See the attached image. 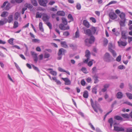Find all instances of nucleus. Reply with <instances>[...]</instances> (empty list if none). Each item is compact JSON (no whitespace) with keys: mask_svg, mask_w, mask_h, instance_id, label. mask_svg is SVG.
Returning a JSON list of instances; mask_svg holds the SVG:
<instances>
[{"mask_svg":"<svg viewBox=\"0 0 132 132\" xmlns=\"http://www.w3.org/2000/svg\"><path fill=\"white\" fill-rule=\"evenodd\" d=\"M18 26V23L17 21H15L14 22L13 28H16Z\"/></svg>","mask_w":132,"mask_h":132,"instance_id":"nucleus-38","label":"nucleus"},{"mask_svg":"<svg viewBox=\"0 0 132 132\" xmlns=\"http://www.w3.org/2000/svg\"><path fill=\"white\" fill-rule=\"evenodd\" d=\"M89 125L90 126L91 128L93 130H95V128L93 126V125H92V124L90 123L89 122Z\"/></svg>","mask_w":132,"mask_h":132,"instance_id":"nucleus-57","label":"nucleus"},{"mask_svg":"<svg viewBox=\"0 0 132 132\" xmlns=\"http://www.w3.org/2000/svg\"><path fill=\"white\" fill-rule=\"evenodd\" d=\"M79 37V31L78 29L76 31L75 33V37L76 38H78Z\"/></svg>","mask_w":132,"mask_h":132,"instance_id":"nucleus-33","label":"nucleus"},{"mask_svg":"<svg viewBox=\"0 0 132 132\" xmlns=\"http://www.w3.org/2000/svg\"><path fill=\"white\" fill-rule=\"evenodd\" d=\"M8 3L7 1L5 2L3 5L1 6V7L2 8H3L6 5V4Z\"/></svg>","mask_w":132,"mask_h":132,"instance_id":"nucleus-59","label":"nucleus"},{"mask_svg":"<svg viewBox=\"0 0 132 132\" xmlns=\"http://www.w3.org/2000/svg\"><path fill=\"white\" fill-rule=\"evenodd\" d=\"M110 84H105L103 86L104 88H106L107 89L109 87Z\"/></svg>","mask_w":132,"mask_h":132,"instance_id":"nucleus-56","label":"nucleus"},{"mask_svg":"<svg viewBox=\"0 0 132 132\" xmlns=\"http://www.w3.org/2000/svg\"><path fill=\"white\" fill-rule=\"evenodd\" d=\"M121 56L119 55L116 58V60L118 62H120L121 60Z\"/></svg>","mask_w":132,"mask_h":132,"instance_id":"nucleus-55","label":"nucleus"},{"mask_svg":"<svg viewBox=\"0 0 132 132\" xmlns=\"http://www.w3.org/2000/svg\"><path fill=\"white\" fill-rule=\"evenodd\" d=\"M62 79L65 82V84L66 85H70L71 84V81L68 78H63Z\"/></svg>","mask_w":132,"mask_h":132,"instance_id":"nucleus-8","label":"nucleus"},{"mask_svg":"<svg viewBox=\"0 0 132 132\" xmlns=\"http://www.w3.org/2000/svg\"><path fill=\"white\" fill-rule=\"evenodd\" d=\"M85 82L84 80H82L81 81V84L82 86H84L85 85Z\"/></svg>","mask_w":132,"mask_h":132,"instance_id":"nucleus-61","label":"nucleus"},{"mask_svg":"<svg viewBox=\"0 0 132 132\" xmlns=\"http://www.w3.org/2000/svg\"><path fill=\"white\" fill-rule=\"evenodd\" d=\"M109 51L112 53L113 56L115 57L117 55V54L115 51L113 50H111Z\"/></svg>","mask_w":132,"mask_h":132,"instance_id":"nucleus-32","label":"nucleus"},{"mask_svg":"<svg viewBox=\"0 0 132 132\" xmlns=\"http://www.w3.org/2000/svg\"><path fill=\"white\" fill-rule=\"evenodd\" d=\"M20 15L18 12H16L14 14V19L15 20H17L20 16Z\"/></svg>","mask_w":132,"mask_h":132,"instance_id":"nucleus-31","label":"nucleus"},{"mask_svg":"<svg viewBox=\"0 0 132 132\" xmlns=\"http://www.w3.org/2000/svg\"><path fill=\"white\" fill-rule=\"evenodd\" d=\"M119 17L122 20H125V13L123 12H122L119 15Z\"/></svg>","mask_w":132,"mask_h":132,"instance_id":"nucleus-20","label":"nucleus"},{"mask_svg":"<svg viewBox=\"0 0 132 132\" xmlns=\"http://www.w3.org/2000/svg\"><path fill=\"white\" fill-rule=\"evenodd\" d=\"M112 43H109L108 46V49L109 51L111 50H113L112 49Z\"/></svg>","mask_w":132,"mask_h":132,"instance_id":"nucleus-53","label":"nucleus"},{"mask_svg":"<svg viewBox=\"0 0 132 132\" xmlns=\"http://www.w3.org/2000/svg\"><path fill=\"white\" fill-rule=\"evenodd\" d=\"M108 122L109 123H113V118H110L108 120Z\"/></svg>","mask_w":132,"mask_h":132,"instance_id":"nucleus-54","label":"nucleus"},{"mask_svg":"<svg viewBox=\"0 0 132 132\" xmlns=\"http://www.w3.org/2000/svg\"><path fill=\"white\" fill-rule=\"evenodd\" d=\"M117 3V1H112L110 2L107 5H106L108 6L112 4H115L116 3Z\"/></svg>","mask_w":132,"mask_h":132,"instance_id":"nucleus-43","label":"nucleus"},{"mask_svg":"<svg viewBox=\"0 0 132 132\" xmlns=\"http://www.w3.org/2000/svg\"><path fill=\"white\" fill-rule=\"evenodd\" d=\"M55 3V2L54 1H51L48 3V4L52 5L54 4Z\"/></svg>","mask_w":132,"mask_h":132,"instance_id":"nucleus-58","label":"nucleus"},{"mask_svg":"<svg viewBox=\"0 0 132 132\" xmlns=\"http://www.w3.org/2000/svg\"><path fill=\"white\" fill-rule=\"evenodd\" d=\"M125 20H121L120 22V27H124L125 26Z\"/></svg>","mask_w":132,"mask_h":132,"instance_id":"nucleus-29","label":"nucleus"},{"mask_svg":"<svg viewBox=\"0 0 132 132\" xmlns=\"http://www.w3.org/2000/svg\"><path fill=\"white\" fill-rule=\"evenodd\" d=\"M42 17V15L39 14V12H37L36 13V18H41Z\"/></svg>","mask_w":132,"mask_h":132,"instance_id":"nucleus-50","label":"nucleus"},{"mask_svg":"<svg viewBox=\"0 0 132 132\" xmlns=\"http://www.w3.org/2000/svg\"><path fill=\"white\" fill-rule=\"evenodd\" d=\"M108 43V40L107 39H105L103 41V45L104 46H106Z\"/></svg>","mask_w":132,"mask_h":132,"instance_id":"nucleus-45","label":"nucleus"},{"mask_svg":"<svg viewBox=\"0 0 132 132\" xmlns=\"http://www.w3.org/2000/svg\"><path fill=\"white\" fill-rule=\"evenodd\" d=\"M118 43L119 46H125L127 45V43L126 42L121 40L120 42H118Z\"/></svg>","mask_w":132,"mask_h":132,"instance_id":"nucleus-11","label":"nucleus"},{"mask_svg":"<svg viewBox=\"0 0 132 132\" xmlns=\"http://www.w3.org/2000/svg\"><path fill=\"white\" fill-rule=\"evenodd\" d=\"M31 55L33 57L36 56H37V54L35 52L31 51Z\"/></svg>","mask_w":132,"mask_h":132,"instance_id":"nucleus-63","label":"nucleus"},{"mask_svg":"<svg viewBox=\"0 0 132 132\" xmlns=\"http://www.w3.org/2000/svg\"><path fill=\"white\" fill-rule=\"evenodd\" d=\"M48 2L47 0H39L38 1V3L40 5L44 7L47 6Z\"/></svg>","mask_w":132,"mask_h":132,"instance_id":"nucleus-4","label":"nucleus"},{"mask_svg":"<svg viewBox=\"0 0 132 132\" xmlns=\"http://www.w3.org/2000/svg\"><path fill=\"white\" fill-rule=\"evenodd\" d=\"M121 116L125 118H129V115L127 114H121Z\"/></svg>","mask_w":132,"mask_h":132,"instance_id":"nucleus-41","label":"nucleus"},{"mask_svg":"<svg viewBox=\"0 0 132 132\" xmlns=\"http://www.w3.org/2000/svg\"><path fill=\"white\" fill-rule=\"evenodd\" d=\"M65 25L62 23H61L59 25V27L60 29L62 30H68L69 29V27L68 26L65 27Z\"/></svg>","mask_w":132,"mask_h":132,"instance_id":"nucleus-5","label":"nucleus"},{"mask_svg":"<svg viewBox=\"0 0 132 132\" xmlns=\"http://www.w3.org/2000/svg\"><path fill=\"white\" fill-rule=\"evenodd\" d=\"M14 64L15 65V66L16 68L17 69V70H18L19 71L21 72L22 73V72L20 68L19 67V65H18V64L16 63H15V62H14Z\"/></svg>","mask_w":132,"mask_h":132,"instance_id":"nucleus-36","label":"nucleus"},{"mask_svg":"<svg viewBox=\"0 0 132 132\" xmlns=\"http://www.w3.org/2000/svg\"><path fill=\"white\" fill-rule=\"evenodd\" d=\"M13 20V15H9L8 17V19H7L6 21L7 22L9 23L11 22Z\"/></svg>","mask_w":132,"mask_h":132,"instance_id":"nucleus-12","label":"nucleus"},{"mask_svg":"<svg viewBox=\"0 0 132 132\" xmlns=\"http://www.w3.org/2000/svg\"><path fill=\"white\" fill-rule=\"evenodd\" d=\"M113 59L112 57L108 52H106L104 55V59L106 62H110L113 61Z\"/></svg>","mask_w":132,"mask_h":132,"instance_id":"nucleus-2","label":"nucleus"},{"mask_svg":"<svg viewBox=\"0 0 132 132\" xmlns=\"http://www.w3.org/2000/svg\"><path fill=\"white\" fill-rule=\"evenodd\" d=\"M92 73H94L96 72V67H94L92 69Z\"/></svg>","mask_w":132,"mask_h":132,"instance_id":"nucleus-60","label":"nucleus"},{"mask_svg":"<svg viewBox=\"0 0 132 132\" xmlns=\"http://www.w3.org/2000/svg\"><path fill=\"white\" fill-rule=\"evenodd\" d=\"M57 14L61 16H64L65 15V13L63 11H60L57 12Z\"/></svg>","mask_w":132,"mask_h":132,"instance_id":"nucleus-19","label":"nucleus"},{"mask_svg":"<svg viewBox=\"0 0 132 132\" xmlns=\"http://www.w3.org/2000/svg\"><path fill=\"white\" fill-rule=\"evenodd\" d=\"M50 73L53 76H56L57 75V72L56 71L52 70L50 71Z\"/></svg>","mask_w":132,"mask_h":132,"instance_id":"nucleus-46","label":"nucleus"},{"mask_svg":"<svg viewBox=\"0 0 132 132\" xmlns=\"http://www.w3.org/2000/svg\"><path fill=\"white\" fill-rule=\"evenodd\" d=\"M24 6L26 8H28L30 9H31L33 7V6L31 4L27 3L25 4Z\"/></svg>","mask_w":132,"mask_h":132,"instance_id":"nucleus-21","label":"nucleus"},{"mask_svg":"<svg viewBox=\"0 0 132 132\" xmlns=\"http://www.w3.org/2000/svg\"><path fill=\"white\" fill-rule=\"evenodd\" d=\"M7 19L4 18L3 19L0 20V26H3L7 22Z\"/></svg>","mask_w":132,"mask_h":132,"instance_id":"nucleus-14","label":"nucleus"},{"mask_svg":"<svg viewBox=\"0 0 132 132\" xmlns=\"http://www.w3.org/2000/svg\"><path fill=\"white\" fill-rule=\"evenodd\" d=\"M58 70L61 72H64L66 73L69 75H70V72L68 71L65 70L61 67H59L58 68Z\"/></svg>","mask_w":132,"mask_h":132,"instance_id":"nucleus-15","label":"nucleus"},{"mask_svg":"<svg viewBox=\"0 0 132 132\" xmlns=\"http://www.w3.org/2000/svg\"><path fill=\"white\" fill-rule=\"evenodd\" d=\"M70 47L73 50H76L77 48V45L76 44H69Z\"/></svg>","mask_w":132,"mask_h":132,"instance_id":"nucleus-16","label":"nucleus"},{"mask_svg":"<svg viewBox=\"0 0 132 132\" xmlns=\"http://www.w3.org/2000/svg\"><path fill=\"white\" fill-rule=\"evenodd\" d=\"M69 35V33L68 31L64 32L63 33V35L65 36H67Z\"/></svg>","mask_w":132,"mask_h":132,"instance_id":"nucleus-52","label":"nucleus"},{"mask_svg":"<svg viewBox=\"0 0 132 132\" xmlns=\"http://www.w3.org/2000/svg\"><path fill=\"white\" fill-rule=\"evenodd\" d=\"M8 12L6 11H3V12L1 14V16L3 17H6L7 15Z\"/></svg>","mask_w":132,"mask_h":132,"instance_id":"nucleus-26","label":"nucleus"},{"mask_svg":"<svg viewBox=\"0 0 132 132\" xmlns=\"http://www.w3.org/2000/svg\"><path fill=\"white\" fill-rule=\"evenodd\" d=\"M10 6V3H8L5 7V10H9L11 8Z\"/></svg>","mask_w":132,"mask_h":132,"instance_id":"nucleus-37","label":"nucleus"},{"mask_svg":"<svg viewBox=\"0 0 132 132\" xmlns=\"http://www.w3.org/2000/svg\"><path fill=\"white\" fill-rule=\"evenodd\" d=\"M68 18L70 19L71 21H73V19L72 15L70 14H69L68 16Z\"/></svg>","mask_w":132,"mask_h":132,"instance_id":"nucleus-44","label":"nucleus"},{"mask_svg":"<svg viewBox=\"0 0 132 132\" xmlns=\"http://www.w3.org/2000/svg\"><path fill=\"white\" fill-rule=\"evenodd\" d=\"M84 25L86 27L89 28L90 27V24L89 22L86 20H84L83 21Z\"/></svg>","mask_w":132,"mask_h":132,"instance_id":"nucleus-13","label":"nucleus"},{"mask_svg":"<svg viewBox=\"0 0 132 132\" xmlns=\"http://www.w3.org/2000/svg\"><path fill=\"white\" fill-rule=\"evenodd\" d=\"M90 102L91 106L95 112L97 113L98 112V110L97 109V108L98 103L97 102L95 101L94 103L93 100L91 99L90 100Z\"/></svg>","mask_w":132,"mask_h":132,"instance_id":"nucleus-3","label":"nucleus"},{"mask_svg":"<svg viewBox=\"0 0 132 132\" xmlns=\"http://www.w3.org/2000/svg\"><path fill=\"white\" fill-rule=\"evenodd\" d=\"M31 1L34 6H36L38 5V3L36 0H31Z\"/></svg>","mask_w":132,"mask_h":132,"instance_id":"nucleus-27","label":"nucleus"},{"mask_svg":"<svg viewBox=\"0 0 132 132\" xmlns=\"http://www.w3.org/2000/svg\"><path fill=\"white\" fill-rule=\"evenodd\" d=\"M81 5L79 3H77L76 6L77 9L78 10H80L81 9Z\"/></svg>","mask_w":132,"mask_h":132,"instance_id":"nucleus-39","label":"nucleus"},{"mask_svg":"<svg viewBox=\"0 0 132 132\" xmlns=\"http://www.w3.org/2000/svg\"><path fill=\"white\" fill-rule=\"evenodd\" d=\"M85 34L88 36H90L89 39L87 38L85 40V45L89 47L95 41V38L92 35V33L91 30L90 29H87L84 30Z\"/></svg>","mask_w":132,"mask_h":132,"instance_id":"nucleus-1","label":"nucleus"},{"mask_svg":"<svg viewBox=\"0 0 132 132\" xmlns=\"http://www.w3.org/2000/svg\"><path fill=\"white\" fill-rule=\"evenodd\" d=\"M50 18V17L46 13L43 14L42 19L44 22L48 21Z\"/></svg>","mask_w":132,"mask_h":132,"instance_id":"nucleus-6","label":"nucleus"},{"mask_svg":"<svg viewBox=\"0 0 132 132\" xmlns=\"http://www.w3.org/2000/svg\"><path fill=\"white\" fill-rule=\"evenodd\" d=\"M61 46L64 48H68V47L67 45L66 44V42L65 41L61 42Z\"/></svg>","mask_w":132,"mask_h":132,"instance_id":"nucleus-17","label":"nucleus"},{"mask_svg":"<svg viewBox=\"0 0 132 132\" xmlns=\"http://www.w3.org/2000/svg\"><path fill=\"white\" fill-rule=\"evenodd\" d=\"M127 132H132V129L130 128H127L126 130Z\"/></svg>","mask_w":132,"mask_h":132,"instance_id":"nucleus-64","label":"nucleus"},{"mask_svg":"<svg viewBox=\"0 0 132 132\" xmlns=\"http://www.w3.org/2000/svg\"><path fill=\"white\" fill-rule=\"evenodd\" d=\"M90 20L94 23H95L96 22V19L93 17H92L90 18Z\"/></svg>","mask_w":132,"mask_h":132,"instance_id":"nucleus-51","label":"nucleus"},{"mask_svg":"<svg viewBox=\"0 0 132 132\" xmlns=\"http://www.w3.org/2000/svg\"><path fill=\"white\" fill-rule=\"evenodd\" d=\"M32 42L33 43H39L40 42V40L38 39H33L32 40Z\"/></svg>","mask_w":132,"mask_h":132,"instance_id":"nucleus-42","label":"nucleus"},{"mask_svg":"<svg viewBox=\"0 0 132 132\" xmlns=\"http://www.w3.org/2000/svg\"><path fill=\"white\" fill-rule=\"evenodd\" d=\"M85 56L86 57L90 58V51L88 50H87L85 51Z\"/></svg>","mask_w":132,"mask_h":132,"instance_id":"nucleus-18","label":"nucleus"},{"mask_svg":"<svg viewBox=\"0 0 132 132\" xmlns=\"http://www.w3.org/2000/svg\"><path fill=\"white\" fill-rule=\"evenodd\" d=\"M81 70L83 72L85 73H87V69L86 68L84 67H83L81 69Z\"/></svg>","mask_w":132,"mask_h":132,"instance_id":"nucleus-48","label":"nucleus"},{"mask_svg":"<svg viewBox=\"0 0 132 132\" xmlns=\"http://www.w3.org/2000/svg\"><path fill=\"white\" fill-rule=\"evenodd\" d=\"M114 119L122 121L123 119L119 116H116L114 117Z\"/></svg>","mask_w":132,"mask_h":132,"instance_id":"nucleus-23","label":"nucleus"},{"mask_svg":"<svg viewBox=\"0 0 132 132\" xmlns=\"http://www.w3.org/2000/svg\"><path fill=\"white\" fill-rule=\"evenodd\" d=\"M109 16L110 18L112 20H114L117 18L116 15L114 13H110Z\"/></svg>","mask_w":132,"mask_h":132,"instance_id":"nucleus-10","label":"nucleus"},{"mask_svg":"<svg viewBox=\"0 0 132 132\" xmlns=\"http://www.w3.org/2000/svg\"><path fill=\"white\" fill-rule=\"evenodd\" d=\"M46 24L49 27L50 29H52V25L50 22H47L46 23Z\"/></svg>","mask_w":132,"mask_h":132,"instance_id":"nucleus-40","label":"nucleus"},{"mask_svg":"<svg viewBox=\"0 0 132 132\" xmlns=\"http://www.w3.org/2000/svg\"><path fill=\"white\" fill-rule=\"evenodd\" d=\"M50 56V54L47 53H45L44 55V57L45 58H48Z\"/></svg>","mask_w":132,"mask_h":132,"instance_id":"nucleus-47","label":"nucleus"},{"mask_svg":"<svg viewBox=\"0 0 132 132\" xmlns=\"http://www.w3.org/2000/svg\"><path fill=\"white\" fill-rule=\"evenodd\" d=\"M66 52V51L63 48H61L59 49L58 53V55H64L65 53Z\"/></svg>","mask_w":132,"mask_h":132,"instance_id":"nucleus-9","label":"nucleus"},{"mask_svg":"<svg viewBox=\"0 0 132 132\" xmlns=\"http://www.w3.org/2000/svg\"><path fill=\"white\" fill-rule=\"evenodd\" d=\"M14 39L13 38H11L8 40V42L11 45H12L13 43V41Z\"/></svg>","mask_w":132,"mask_h":132,"instance_id":"nucleus-49","label":"nucleus"},{"mask_svg":"<svg viewBox=\"0 0 132 132\" xmlns=\"http://www.w3.org/2000/svg\"><path fill=\"white\" fill-rule=\"evenodd\" d=\"M123 96V94L122 93L120 92H118L117 94V98L118 99L121 98Z\"/></svg>","mask_w":132,"mask_h":132,"instance_id":"nucleus-22","label":"nucleus"},{"mask_svg":"<svg viewBox=\"0 0 132 132\" xmlns=\"http://www.w3.org/2000/svg\"><path fill=\"white\" fill-rule=\"evenodd\" d=\"M7 77L12 82H14V81H13V80L12 79V78L10 76V75L9 74H8L7 75Z\"/></svg>","mask_w":132,"mask_h":132,"instance_id":"nucleus-62","label":"nucleus"},{"mask_svg":"<svg viewBox=\"0 0 132 132\" xmlns=\"http://www.w3.org/2000/svg\"><path fill=\"white\" fill-rule=\"evenodd\" d=\"M32 66L33 69L39 73V72L40 71L38 68L36 67H35L34 65L32 64Z\"/></svg>","mask_w":132,"mask_h":132,"instance_id":"nucleus-35","label":"nucleus"},{"mask_svg":"<svg viewBox=\"0 0 132 132\" xmlns=\"http://www.w3.org/2000/svg\"><path fill=\"white\" fill-rule=\"evenodd\" d=\"M114 130L117 132H119L120 131H124L125 130L122 127L114 126Z\"/></svg>","mask_w":132,"mask_h":132,"instance_id":"nucleus-7","label":"nucleus"},{"mask_svg":"<svg viewBox=\"0 0 132 132\" xmlns=\"http://www.w3.org/2000/svg\"><path fill=\"white\" fill-rule=\"evenodd\" d=\"M97 86H96L92 88V92L93 93L96 94L97 93Z\"/></svg>","mask_w":132,"mask_h":132,"instance_id":"nucleus-30","label":"nucleus"},{"mask_svg":"<svg viewBox=\"0 0 132 132\" xmlns=\"http://www.w3.org/2000/svg\"><path fill=\"white\" fill-rule=\"evenodd\" d=\"M62 22L63 24H64L65 26L67 25V22L66 19L64 18H62Z\"/></svg>","mask_w":132,"mask_h":132,"instance_id":"nucleus-28","label":"nucleus"},{"mask_svg":"<svg viewBox=\"0 0 132 132\" xmlns=\"http://www.w3.org/2000/svg\"><path fill=\"white\" fill-rule=\"evenodd\" d=\"M127 97L129 99H132V94L129 93H126Z\"/></svg>","mask_w":132,"mask_h":132,"instance_id":"nucleus-24","label":"nucleus"},{"mask_svg":"<svg viewBox=\"0 0 132 132\" xmlns=\"http://www.w3.org/2000/svg\"><path fill=\"white\" fill-rule=\"evenodd\" d=\"M92 32L93 34H95L96 30V29L94 27H92L91 28Z\"/></svg>","mask_w":132,"mask_h":132,"instance_id":"nucleus-34","label":"nucleus"},{"mask_svg":"<svg viewBox=\"0 0 132 132\" xmlns=\"http://www.w3.org/2000/svg\"><path fill=\"white\" fill-rule=\"evenodd\" d=\"M83 96L85 98H87L88 97V93L87 91L85 90L84 92Z\"/></svg>","mask_w":132,"mask_h":132,"instance_id":"nucleus-25","label":"nucleus"}]
</instances>
